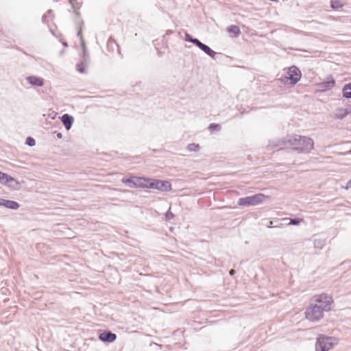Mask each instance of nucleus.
Returning <instances> with one entry per match:
<instances>
[{
    "instance_id": "22",
    "label": "nucleus",
    "mask_w": 351,
    "mask_h": 351,
    "mask_svg": "<svg viewBox=\"0 0 351 351\" xmlns=\"http://www.w3.org/2000/svg\"><path fill=\"white\" fill-rule=\"evenodd\" d=\"M188 41H190L197 45L199 48L202 49L203 45L204 44L202 43L199 40L194 38V39H187Z\"/></svg>"
},
{
    "instance_id": "6",
    "label": "nucleus",
    "mask_w": 351,
    "mask_h": 351,
    "mask_svg": "<svg viewBox=\"0 0 351 351\" xmlns=\"http://www.w3.org/2000/svg\"><path fill=\"white\" fill-rule=\"evenodd\" d=\"M334 343L335 340L331 337L321 336L315 345L316 351H328L332 348Z\"/></svg>"
},
{
    "instance_id": "28",
    "label": "nucleus",
    "mask_w": 351,
    "mask_h": 351,
    "mask_svg": "<svg viewBox=\"0 0 351 351\" xmlns=\"http://www.w3.org/2000/svg\"><path fill=\"white\" fill-rule=\"evenodd\" d=\"M187 39H193V38H191L190 36L187 34L186 36V40H187Z\"/></svg>"
},
{
    "instance_id": "11",
    "label": "nucleus",
    "mask_w": 351,
    "mask_h": 351,
    "mask_svg": "<svg viewBox=\"0 0 351 351\" xmlns=\"http://www.w3.org/2000/svg\"><path fill=\"white\" fill-rule=\"evenodd\" d=\"M61 119L66 129L69 130L73 124V118L68 114H64Z\"/></svg>"
},
{
    "instance_id": "21",
    "label": "nucleus",
    "mask_w": 351,
    "mask_h": 351,
    "mask_svg": "<svg viewBox=\"0 0 351 351\" xmlns=\"http://www.w3.org/2000/svg\"><path fill=\"white\" fill-rule=\"evenodd\" d=\"M188 41H190L197 45L199 48L202 49L203 45L204 44L202 43L199 40L194 38V39H187Z\"/></svg>"
},
{
    "instance_id": "20",
    "label": "nucleus",
    "mask_w": 351,
    "mask_h": 351,
    "mask_svg": "<svg viewBox=\"0 0 351 351\" xmlns=\"http://www.w3.org/2000/svg\"><path fill=\"white\" fill-rule=\"evenodd\" d=\"M77 71L81 73L86 72V66L84 63L77 64L76 66Z\"/></svg>"
},
{
    "instance_id": "24",
    "label": "nucleus",
    "mask_w": 351,
    "mask_h": 351,
    "mask_svg": "<svg viewBox=\"0 0 351 351\" xmlns=\"http://www.w3.org/2000/svg\"><path fill=\"white\" fill-rule=\"evenodd\" d=\"M303 221L302 219H290L289 224L298 225Z\"/></svg>"
},
{
    "instance_id": "10",
    "label": "nucleus",
    "mask_w": 351,
    "mask_h": 351,
    "mask_svg": "<svg viewBox=\"0 0 351 351\" xmlns=\"http://www.w3.org/2000/svg\"><path fill=\"white\" fill-rule=\"evenodd\" d=\"M27 82L32 86H43V80L39 77L32 75L27 77Z\"/></svg>"
},
{
    "instance_id": "8",
    "label": "nucleus",
    "mask_w": 351,
    "mask_h": 351,
    "mask_svg": "<svg viewBox=\"0 0 351 351\" xmlns=\"http://www.w3.org/2000/svg\"><path fill=\"white\" fill-rule=\"evenodd\" d=\"M135 180L137 181L136 184L131 185L132 187H139V188H149V182L148 180H152L151 178H145L142 177L134 178Z\"/></svg>"
},
{
    "instance_id": "14",
    "label": "nucleus",
    "mask_w": 351,
    "mask_h": 351,
    "mask_svg": "<svg viewBox=\"0 0 351 351\" xmlns=\"http://www.w3.org/2000/svg\"><path fill=\"white\" fill-rule=\"evenodd\" d=\"M348 114H349V112H348V108H339L337 110L335 117L337 119H341L346 117Z\"/></svg>"
},
{
    "instance_id": "4",
    "label": "nucleus",
    "mask_w": 351,
    "mask_h": 351,
    "mask_svg": "<svg viewBox=\"0 0 351 351\" xmlns=\"http://www.w3.org/2000/svg\"><path fill=\"white\" fill-rule=\"evenodd\" d=\"M301 78V72L298 68L295 66H292L289 68L287 75L282 78V81L284 84L294 85Z\"/></svg>"
},
{
    "instance_id": "25",
    "label": "nucleus",
    "mask_w": 351,
    "mask_h": 351,
    "mask_svg": "<svg viewBox=\"0 0 351 351\" xmlns=\"http://www.w3.org/2000/svg\"><path fill=\"white\" fill-rule=\"evenodd\" d=\"M35 140L32 137H28L26 139V144L29 146H34L35 145Z\"/></svg>"
},
{
    "instance_id": "9",
    "label": "nucleus",
    "mask_w": 351,
    "mask_h": 351,
    "mask_svg": "<svg viewBox=\"0 0 351 351\" xmlns=\"http://www.w3.org/2000/svg\"><path fill=\"white\" fill-rule=\"evenodd\" d=\"M99 338L102 341L113 342L116 339L117 335L110 332H104L99 335Z\"/></svg>"
},
{
    "instance_id": "23",
    "label": "nucleus",
    "mask_w": 351,
    "mask_h": 351,
    "mask_svg": "<svg viewBox=\"0 0 351 351\" xmlns=\"http://www.w3.org/2000/svg\"><path fill=\"white\" fill-rule=\"evenodd\" d=\"M188 149L191 152H195L199 149V145L195 143H191L189 145Z\"/></svg>"
},
{
    "instance_id": "7",
    "label": "nucleus",
    "mask_w": 351,
    "mask_h": 351,
    "mask_svg": "<svg viewBox=\"0 0 351 351\" xmlns=\"http://www.w3.org/2000/svg\"><path fill=\"white\" fill-rule=\"evenodd\" d=\"M148 181L150 182V189H156L160 191H168L171 189V186L170 182L167 181L157 180L154 179H152V180Z\"/></svg>"
},
{
    "instance_id": "13",
    "label": "nucleus",
    "mask_w": 351,
    "mask_h": 351,
    "mask_svg": "<svg viewBox=\"0 0 351 351\" xmlns=\"http://www.w3.org/2000/svg\"><path fill=\"white\" fill-rule=\"evenodd\" d=\"M14 181V179L9 175L0 171V182L5 184L10 182Z\"/></svg>"
},
{
    "instance_id": "12",
    "label": "nucleus",
    "mask_w": 351,
    "mask_h": 351,
    "mask_svg": "<svg viewBox=\"0 0 351 351\" xmlns=\"http://www.w3.org/2000/svg\"><path fill=\"white\" fill-rule=\"evenodd\" d=\"M0 205H3L11 209H17L19 208V204L16 202L12 200H3V203H0Z\"/></svg>"
},
{
    "instance_id": "3",
    "label": "nucleus",
    "mask_w": 351,
    "mask_h": 351,
    "mask_svg": "<svg viewBox=\"0 0 351 351\" xmlns=\"http://www.w3.org/2000/svg\"><path fill=\"white\" fill-rule=\"evenodd\" d=\"M267 197L262 193H258L252 196L240 198L238 204L241 206H255L262 203Z\"/></svg>"
},
{
    "instance_id": "19",
    "label": "nucleus",
    "mask_w": 351,
    "mask_h": 351,
    "mask_svg": "<svg viewBox=\"0 0 351 351\" xmlns=\"http://www.w3.org/2000/svg\"><path fill=\"white\" fill-rule=\"evenodd\" d=\"M134 178L135 177L134 176L130 178H123L122 180V182L128 184L130 187L132 188L131 185H133V184H136V182H137V181L135 180Z\"/></svg>"
},
{
    "instance_id": "16",
    "label": "nucleus",
    "mask_w": 351,
    "mask_h": 351,
    "mask_svg": "<svg viewBox=\"0 0 351 351\" xmlns=\"http://www.w3.org/2000/svg\"><path fill=\"white\" fill-rule=\"evenodd\" d=\"M343 96L346 98H351V83L344 86L343 88Z\"/></svg>"
},
{
    "instance_id": "26",
    "label": "nucleus",
    "mask_w": 351,
    "mask_h": 351,
    "mask_svg": "<svg viewBox=\"0 0 351 351\" xmlns=\"http://www.w3.org/2000/svg\"><path fill=\"white\" fill-rule=\"evenodd\" d=\"M77 36L80 38V39L83 41V36H82V30L80 27L77 32Z\"/></svg>"
},
{
    "instance_id": "18",
    "label": "nucleus",
    "mask_w": 351,
    "mask_h": 351,
    "mask_svg": "<svg viewBox=\"0 0 351 351\" xmlns=\"http://www.w3.org/2000/svg\"><path fill=\"white\" fill-rule=\"evenodd\" d=\"M201 49L211 57L215 55V52L206 45H204Z\"/></svg>"
},
{
    "instance_id": "30",
    "label": "nucleus",
    "mask_w": 351,
    "mask_h": 351,
    "mask_svg": "<svg viewBox=\"0 0 351 351\" xmlns=\"http://www.w3.org/2000/svg\"><path fill=\"white\" fill-rule=\"evenodd\" d=\"M332 86L335 84V82L334 81L332 82Z\"/></svg>"
},
{
    "instance_id": "1",
    "label": "nucleus",
    "mask_w": 351,
    "mask_h": 351,
    "mask_svg": "<svg viewBox=\"0 0 351 351\" xmlns=\"http://www.w3.org/2000/svg\"><path fill=\"white\" fill-rule=\"evenodd\" d=\"M293 149L300 152H308L313 149V141L306 136H295L289 141Z\"/></svg>"
},
{
    "instance_id": "2",
    "label": "nucleus",
    "mask_w": 351,
    "mask_h": 351,
    "mask_svg": "<svg viewBox=\"0 0 351 351\" xmlns=\"http://www.w3.org/2000/svg\"><path fill=\"white\" fill-rule=\"evenodd\" d=\"M314 302L319 307L322 308L325 311H330L334 303L333 298L331 295L326 293H321L314 296Z\"/></svg>"
},
{
    "instance_id": "5",
    "label": "nucleus",
    "mask_w": 351,
    "mask_h": 351,
    "mask_svg": "<svg viewBox=\"0 0 351 351\" xmlns=\"http://www.w3.org/2000/svg\"><path fill=\"white\" fill-rule=\"evenodd\" d=\"M324 311H325L315 303L306 309V317L311 322L319 320L324 316Z\"/></svg>"
},
{
    "instance_id": "27",
    "label": "nucleus",
    "mask_w": 351,
    "mask_h": 351,
    "mask_svg": "<svg viewBox=\"0 0 351 351\" xmlns=\"http://www.w3.org/2000/svg\"><path fill=\"white\" fill-rule=\"evenodd\" d=\"M349 114H351V105L348 107Z\"/></svg>"
},
{
    "instance_id": "17",
    "label": "nucleus",
    "mask_w": 351,
    "mask_h": 351,
    "mask_svg": "<svg viewBox=\"0 0 351 351\" xmlns=\"http://www.w3.org/2000/svg\"><path fill=\"white\" fill-rule=\"evenodd\" d=\"M343 4L339 0H332L330 1V6L334 10H337L342 8Z\"/></svg>"
},
{
    "instance_id": "15",
    "label": "nucleus",
    "mask_w": 351,
    "mask_h": 351,
    "mask_svg": "<svg viewBox=\"0 0 351 351\" xmlns=\"http://www.w3.org/2000/svg\"><path fill=\"white\" fill-rule=\"evenodd\" d=\"M228 32L234 37L239 36L241 32L239 27L237 25L230 26L228 28Z\"/></svg>"
},
{
    "instance_id": "29",
    "label": "nucleus",
    "mask_w": 351,
    "mask_h": 351,
    "mask_svg": "<svg viewBox=\"0 0 351 351\" xmlns=\"http://www.w3.org/2000/svg\"><path fill=\"white\" fill-rule=\"evenodd\" d=\"M234 274V271L233 269H232L230 271V275H233Z\"/></svg>"
}]
</instances>
